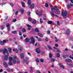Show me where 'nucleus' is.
<instances>
[{"instance_id": "obj_1", "label": "nucleus", "mask_w": 73, "mask_h": 73, "mask_svg": "<svg viewBox=\"0 0 73 73\" xmlns=\"http://www.w3.org/2000/svg\"><path fill=\"white\" fill-rule=\"evenodd\" d=\"M51 11L57 15H59L60 13V11H58V9L56 7L55 8H51Z\"/></svg>"}, {"instance_id": "obj_2", "label": "nucleus", "mask_w": 73, "mask_h": 73, "mask_svg": "<svg viewBox=\"0 0 73 73\" xmlns=\"http://www.w3.org/2000/svg\"><path fill=\"white\" fill-rule=\"evenodd\" d=\"M2 51L3 52V53L4 54H7V55H5V60H7L8 59V56H9V54L8 53V50L6 48H4L2 50Z\"/></svg>"}, {"instance_id": "obj_3", "label": "nucleus", "mask_w": 73, "mask_h": 73, "mask_svg": "<svg viewBox=\"0 0 73 73\" xmlns=\"http://www.w3.org/2000/svg\"><path fill=\"white\" fill-rule=\"evenodd\" d=\"M29 40H31V41L29 42V43H30V44H32L33 45L35 44V40L33 37H31L29 39Z\"/></svg>"}, {"instance_id": "obj_4", "label": "nucleus", "mask_w": 73, "mask_h": 73, "mask_svg": "<svg viewBox=\"0 0 73 73\" xmlns=\"http://www.w3.org/2000/svg\"><path fill=\"white\" fill-rule=\"evenodd\" d=\"M37 12H38V10H36V15H38L39 17H40V16H41V15H42V12L41 11H38V13H37Z\"/></svg>"}, {"instance_id": "obj_5", "label": "nucleus", "mask_w": 73, "mask_h": 73, "mask_svg": "<svg viewBox=\"0 0 73 73\" xmlns=\"http://www.w3.org/2000/svg\"><path fill=\"white\" fill-rule=\"evenodd\" d=\"M61 13L62 16H63V17H65V16H66V15H67L68 14L67 12L65 11H62Z\"/></svg>"}, {"instance_id": "obj_6", "label": "nucleus", "mask_w": 73, "mask_h": 73, "mask_svg": "<svg viewBox=\"0 0 73 73\" xmlns=\"http://www.w3.org/2000/svg\"><path fill=\"white\" fill-rule=\"evenodd\" d=\"M35 51L37 52L38 53H40V49L38 48H37L35 49Z\"/></svg>"}, {"instance_id": "obj_7", "label": "nucleus", "mask_w": 73, "mask_h": 73, "mask_svg": "<svg viewBox=\"0 0 73 73\" xmlns=\"http://www.w3.org/2000/svg\"><path fill=\"white\" fill-rule=\"evenodd\" d=\"M3 65L5 68H8V64L7 62H3Z\"/></svg>"}, {"instance_id": "obj_8", "label": "nucleus", "mask_w": 73, "mask_h": 73, "mask_svg": "<svg viewBox=\"0 0 73 73\" xmlns=\"http://www.w3.org/2000/svg\"><path fill=\"white\" fill-rule=\"evenodd\" d=\"M50 15H51V16L53 17H54L55 16V14L52 12H50Z\"/></svg>"}, {"instance_id": "obj_9", "label": "nucleus", "mask_w": 73, "mask_h": 73, "mask_svg": "<svg viewBox=\"0 0 73 73\" xmlns=\"http://www.w3.org/2000/svg\"><path fill=\"white\" fill-rule=\"evenodd\" d=\"M65 60L66 61V62H72V60L70 59H66Z\"/></svg>"}, {"instance_id": "obj_10", "label": "nucleus", "mask_w": 73, "mask_h": 73, "mask_svg": "<svg viewBox=\"0 0 73 73\" xmlns=\"http://www.w3.org/2000/svg\"><path fill=\"white\" fill-rule=\"evenodd\" d=\"M59 65L60 66V67L62 68L63 69H65V67H64V65H62V64H61L60 63L59 64Z\"/></svg>"}, {"instance_id": "obj_11", "label": "nucleus", "mask_w": 73, "mask_h": 73, "mask_svg": "<svg viewBox=\"0 0 73 73\" xmlns=\"http://www.w3.org/2000/svg\"><path fill=\"white\" fill-rule=\"evenodd\" d=\"M21 57L22 59H23L24 57V54L23 53H21Z\"/></svg>"}, {"instance_id": "obj_12", "label": "nucleus", "mask_w": 73, "mask_h": 73, "mask_svg": "<svg viewBox=\"0 0 73 73\" xmlns=\"http://www.w3.org/2000/svg\"><path fill=\"white\" fill-rule=\"evenodd\" d=\"M70 33V31H69V29H68L67 31H66V34L67 35H69Z\"/></svg>"}, {"instance_id": "obj_13", "label": "nucleus", "mask_w": 73, "mask_h": 73, "mask_svg": "<svg viewBox=\"0 0 73 73\" xmlns=\"http://www.w3.org/2000/svg\"><path fill=\"white\" fill-rule=\"evenodd\" d=\"M35 7V5L34 4H33L31 5L30 8L31 9H33L34 8V7Z\"/></svg>"}, {"instance_id": "obj_14", "label": "nucleus", "mask_w": 73, "mask_h": 73, "mask_svg": "<svg viewBox=\"0 0 73 73\" xmlns=\"http://www.w3.org/2000/svg\"><path fill=\"white\" fill-rule=\"evenodd\" d=\"M38 35L39 36H40V37H43V35H42L41 34V33H38Z\"/></svg>"}, {"instance_id": "obj_15", "label": "nucleus", "mask_w": 73, "mask_h": 73, "mask_svg": "<svg viewBox=\"0 0 73 73\" xmlns=\"http://www.w3.org/2000/svg\"><path fill=\"white\" fill-rule=\"evenodd\" d=\"M8 50L10 52V53H11L12 52V48H8Z\"/></svg>"}, {"instance_id": "obj_16", "label": "nucleus", "mask_w": 73, "mask_h": 73, "mask_svg": "<svg viewBox=\"0 0 73 73\" xmlns=\"http://www.w3.org/2000/svg\"><path fill=\"white\" fill-rule=\"evenodd\" d=\"M12 60H13V58H12L11 57H9V61H12Z\"/></svg>"}, {"instance_id": "obj_17", "label": "nucleus", "mask_w": 73, "mask_h": 73, "mask_svg": "<svg viewBox=\"0 0 73 73\" xmlns=\"http://www.w3.org/2000/svg\"><path fill=\"white\" fill-rule=\"evenodd\" d=\"M35 31L36 32H39V30H38V29L37 28H35Z\"/></svg>"}, {"instance_id": "obj_18", "label": "nucleus", "mask_w": 73, "mask_h": 73, "mask_svg": "<svg viewBox=\"0 0 73 73\" xmlns=\"http://www.w3.org/2000/svg\"><path fill=\"white\" fill-rule=\"evenodd\" d=\"M20 11L22 13H23L24 12V9H21L20 10Z\"/></svg>"}, {"instance_id": "obj_19", "label": "nucleus", "mask_w": 73, "mask_h": 73, "mask_svg": "<svg viewBox=\"0 0 73 73\" xmlns=\"http://www.w3.org/2000/svg\"><path fill=\"white\" fill-rule=\"evenodd\" d=\"M28 4L29 5H30L31 4V0H28Z\"/></svg>"}, {"instance_id": "obj_20", "label": "nucleus", "mask_w": 73, "mask_h": 73, "mask_svg": "<svg viewBox=\"0 0 73 73\" xmlns=\"http://www.w3.org/2000/svg\"><path fill=\"white\" fill-rule=\"evenodd\" d=\"M30 71L32 73H33V68L32 67H30Z\"/></svg>"}, {"instance_id": "obj_21", "label": "nucleus", "mask_w": 73, "mask_h": 73, "mask_svg": "<svg viewBox=\"0 0 73 73\" xmlns=\"http://www.w3.org/2000/svg\"><path fill=\"white\" fill-rule=\"evenodd\" d=\"M68 66H69V67H70V68H72L73 67V65L70 64H69Z\"/></svg>"}, {"instance_id": "obj_22", "label": "nucleus", "mask_w": 73, "mask_h": 73, "mask_svg": "<svg viewBox=\"0 0 73 73\" xmlns=\"http://www.w3.org/2000/svg\"><path fill=\"white\" fill-rule=\"evenodd\" d=\"M40 61L41 62H44V59H40Z\"/></svg>"}, {"instance_id": "obj_23", "label": "nucleus", "mask_w": 73, "mask_h": 73, "mask_svg": "<svg viewBox=\"0 0 73 73\" xmlns=\"http://www.w3.org/2000/svg\"><path fill=\"white\" fill-rule=\"evenodd\" d=\"M11 33H13L14 34H17V31H14L11 32Z\"/></svg>"}, {"instance_id": "obj_24", "label": "nucleus", "mask_w": 73, "mask_h": 73, "mask_svg": "<svg viewBox=\"0 0 73 73\" xmlns=\"http://www.w3.org/2000/svg\"><path fill=\"white\" fill-rule=\"evenodd\" d=\"M54 38H55V41L56 42H58V40L57 38V37H56V36H55L54 37Z\"/></svg>"}, {"instance_id": "obj_25", "label": "nucleus", "mask_w": 73, "mask_h": 73, "mask_svg": "<svg viewBox=\"0 0 73 73\" xmlns=\"http://www.w3.org/2000/svg\"><path fill=\"white\" fill-rule=\"evenodd\" d=\"M47 46L48 49H50V50H52V47L51 46H50L49 45Z\"/></svg>"}, {"instance_id": "obj_26", "label": "nucleus", "mask_w": 73, "mask_h": 73, "mask_svg": "<svg viewBox=\"0 0 73 73\" xmlns=\"http://www.w3.org/2000/svg\"><path fill=\"white\" fill-rule=\"evenodd\" d=\"M8 64L9 65H12V62L11 61H9Z\"/></svg>"}, {"instance_id": "obj_27", "label": "nucleus", "mask_w": 73, "mask_h": 73, "mask_svg": "<svg viewBox=\"0 0 73 73\" xmlns=\"http://www.w3.org/2000/svg\"><path fill=\"white\" fill-rule=\"evenodd\" d=\"M38 41H42V40L41 38H38Z\"/></svg>"}, {"instance_id": "obj_28", "label": "nucleus", "mask_w": 73, "mask_h": 73, "mask_svg": "<svg viewBox=\"0 0 73 73\" xmlns=\"http://www.w3.org/2000/svg\"><path fill=\"white\" fill-rule=\"evenodd\" d=\"M40 21L41 24H42V23H43V21H42V19L41 18L40 19Z\"/></svg>"}, {"instance_id": "obj_29", "label": "nucleus", "mask_w": 73, "mask_h": 73, "mask_svg": "<svg viewBox=\"0 0 73 73\" xmlns=\"http://www.w3.org/2000/svg\"><path fill=\"white\" fill-rule=\"evenodd\" d=\"M29 41V39H28V38H26L25 40V42H28Z\"/></svg>"}, {"instance_id": "obj_30", "label": "nucleus", "mask_w": 73, "mask_h": 73, "mask_svg": "<svg viewBox=\"0 0 73 73\" xmlns=\"http://www.w3.org/2000/svg\"><path fill=\"white\" fill-rule=\"evenodd\" d=\"M48 24H51L52 23V22L51 21H48Z\"/></svg>"}, {"instance_id": "obj_31", "label": "nucleus", "mask_w": 73, "mask_h": 73, "mask_svg": "<svg viewBox=\"0 0 73 73\" xmlns=\"http://www.w3.org/2000/svg\"><path fill=\"white\" fill-rule=\"evenodd\" d=\"M32 24H36V21L35 20L33 21L32 22Z\"/></svg>"}, {"instance_id": "obj_32", "label": "nucleus", "mask_w": 73, "mask_h": 73, "mask_svg": "<svg viewBox=\"0 0 73 73\" xmlns=\"http://www.w3.org/2000/svg\"><path fill=\"white\" fill-rule=\"evenodd\" d=\"M26 31H25V29L23 28L22 29V32L23 33L25 32Z\"/></svg>"}, {"instance_id": "obj_33", "label": "nucleus", "mask_w": 73, "mask_h": 73, "mask_svg": "<svg viewBox=\"0 0 73 73\" xmlns=\"http://www.w3.org/2000/svg\"><path fill=\"white\" fill-rule=\"evenodd\" d=\"M7 27H9V25H10V24L9 23H7L6 25Z\"/></svg>"}, {"instance_id": "obj_34", "label": "nucleus", "mask_w": 73, "mask_h": 73, "mask_svg": "<svg viewBox=\"0 0 73 73\" xmlns=\"http://www.w3.org/2000/svg\"><path fill=\"white\" fill-rule=\"evenodd\" d=\"M67 7L68 9H69L70 8V6L69 5H67Z\"/></svg>"}, {"instance_id": "obj_35", "label": "nucleus", "mask_w": 73, "mask_h": 73, "mask_svg": "<svg viewBox=\"0 0 73 73\" xmlns=\"http://www.w3.org/2000/svg\"><path fill=\"white\" fill-rule=\"evenodd\" d=\"M22 5L23 7H24V8H25V5H24V3H22Z\"/></svg>"}, {"instance_id": "obj_36", "label": "nucleus", "mask_w": 73, "mask_h": 73, "mask_svg": "<svg viewBox=\"0 0 73 73\" xmlns=\"http://www.w3.org/2000/svg\"><path fill=\"white\" fill-rule=\"evenodd\" d=\"M57 57H59L60 56V53H58L57 54Z\"/></svg>"}, {"instance_id": "obj_37", "label": "nucleus", "mask_w": 73, "mask_h": 73, "mask_svg": "<svg viewBox=\"0 0 73 73\" xmlns=\"http://www.w3.org/2000/svg\"><path fill=\"white\" fill-rule=\"evenodd\" d=\"M28 20L29 21H32V18L31 17H29L28 18Z\"/></svg>"}, {"instance_id": "obj_38", "label": "nucleus", "mask_w": 73, "mask_h": 73, "mask_svg": "<svg viewBox=\"0 0 73 73\" xmlns=\"http://www.w3.org/2000/svg\"><path fill=\"white\" fill-rule=\"evenodd\" d=\"M36 61L37 62H39V60L38 58H36Z\"/></svg>"}, {"instance_id": "obj_39", "label": "nucleus", "mask_w": 73, "mask_h": 73, "mask_svg": "<svg viewBox=\"0 0 73 73\" xmlns=\"http://www.w3.org/2000/svg\"><path fill=\"white\" fill-rule=\"evenodd\" d=\"M27 27H28V28H32V26H30L29 24L27 25Z\"/></svg>"}, {"instance_id": "obj_40", "label": "nucleus", "mask_w": 73, "mask_h": 73, "mask_svg": "<svg viewBox=\"0 0 73 73\" xmlns=\"http://www.w3.org/2000/svg\"><path fill=\"white\" fill-rule=\"evenodd\" d=\"M49 56L50 58H52V54L51 53H50Z\"/></svg>"}, {"instance_id": "obj_41", "label": "nucleus", "mask_w": 73, "mask_h": 73, "mask_svg": "<svg viewBox=\"0 0 73 73\" xmlns=\"http://www.w3.org/2000/svg\"><path fill=\"white\" fill-rule=\"evenodd\" d=\"M7 70L9 72H11V70H10V69L9 68H7Z\"/></svg>"}, {"instance_id": "obj_42", "label": "nucleus", "mask_w": 73, "mask_h": 73, "mask_svg": "<svg viewBox=\"0 0 73 73\" xmlns=\"http://www.w3.org/2000/svg\"><path fill=\"white\" fill-rule=\"evenodd\" d=\"M45 7H48V3H46L45 4Z\"/></svg>"}, {"instance_id": "obj_43", "label": "nucleus", "mask_w": 73, "mask_h": 73, "mask_svg": "<svg viewBox=\"0 0 73 73\" xmlns=\"http://www.w3.org/2000/svg\"><path fill=\"white\" fill-rule=\"evenodd\" d=\"M57 24L59 26L60 25V23H59V21H57Z\"/></svg>"}, {"instance_id": "obj_44", "label": "nucleus", "mask_w": 73, "mask_h": 73, "mask_svg": "<svg viewBox=\"0 0 73 73\" xmlns=\"http://www.w3.org/2000/svg\"><path fill=\"white\" fill-rule=\"evenodd\" d=\"M18 12H19V11H17L15 13V15H17V14L18 13Z\"/></svg>"}, {"instance_id": "obj_45", "label": "nucleus", "mask_w": 73, "mask_h": 73, "mask_svg": "<svg viewBox=\"0 0 73 73\" xmlns=\"http://www.w3.org/2000/svg\"><path fill=\"white\" fill-rule=\"evenodd\" d=\"M20 61L19 59L17 61V63H20Z\"/></svg>"}, {"instance_id": "obj_46", "label": "nucleus", "mask_w": 73, "mask_h": 73, "mask_svg": "<svg viewBox=\"0 0 73 73\" xmlns=\"http://www.w3.org/2000/svg\"><path fill=\"white\" fill-rule=\"evenodd\" d=\"M13 59H16L17 58V56H13Z\"/></svg>"}, {"instance_id": "obj_47", "label": "nucleus", "mask_w": 73, "mask_h": 73, "mask_svg": "<svg viewBox=\"0 0 73 73\" xmlns=\"http://www.w3.org/2000/svg\"><path fill=\"white\" fill-rule=\"evenodd\" d=\"M13 62L14 64H16V61L15 60H13Z\"/></svg>"}, {"instance_id": "obj_48", "label": "nucleus", "mask_w": 73, "mask_h": 73, "mask_svg": "<svg viewBox=\"0 0 73 73\" xmlns=\"http://www.w3.org/2000/svg\"><path fill=\"white\" fill-rule=\"evenodd\" d=\"M57 52H59V53L61 52V51H60V50L59 49L57 50Z\"/></svg>"}, {"instance_id": "obj_49", "label": "nucleus", "mask_w": 73, "mask_h": 73, "mask_svg": "<svg viewBox=\"0 0 73 73\" xmlns=\"http://www.w3.org/2000/svg\"><path fill=\"white\" fill-rule=\"evenodd\" d=\"M15 52L16 53H19V50H15Z\"/></svg>"}, {"instance_id": "obj_50", "label": "nucleus", "mask_w": 73, "mask_h": 73, "mask_svg": "<svg viewBox=\"0 0 73 73\" xmlns=\"http://www.w3.org/2000/svg\"><path fill=\"white\" fill-rule=\"evenodd\" d=\"M51 61L53 62L54 61H55V60H54V59L52 58V59Z\"/></svg>"}, {"instance_id": "obj_51", "label": "nucleus", "mask_w": 73, "mask_h": 73, "mask_svg": "<svg viewBox=\"0 0 73 73\" xmlns=\"http://www.w3.org/2000/svg\"><path fill=\"white\" fill-rule=\"evenodd\" d=\"M1 45H4V43L3 42H2V43H1Z\"/></svg>"}, {"instance_id": "obj_52", "label": "nucleus", "mask_w": 73, "mask_h": 73, "mask_svg": "<svg viewBox=\"0 0 73 73\" xmlns=\"http://www.w3.org/2000/svg\"><path fill=\"white\" fill-rule=\"evenodd\" d=\"M11 6L12 7H13V3H11L10 4Z\"/></svg>"}, {"instance_id": "obj_53", "label": "nucleus", "mask_w": 73, "mask_h": 73, "mask_svg": "<svg viewBox=\"0 0 73 73\" xmlns=\"http://www.w3.org/2000/svg\"><path fill=\"white\" fill-rule=\"evenodd\" d=\"M27 54H29V56H31V53H30L29 52H28Z\"/></svg>"}, {"instance_id": "obj_54", "label": "nucleus", "mask_w": 73, "mask_h": 73, "mask_svg": "<svg viewBox=\"0 0 73 73\" xmlns=\"http://www.w3.org/2000/svg\"><path fill=\"white\" fill-rule=\"evenodd\" d=\"M23 60L24 62H26V61H27L25 59H23Z\"/></svg>"}, {"instance_id": "obj_55", "label": "nucleus", "mask_w": 73, "mask_h": 73, "mask_svg": "<svg viewBox=\"0 0 73 73\" xmlns=\"http://www.w3.org/2000/svg\"><path fill=\"white\" fill-rule=\"evenodd\" d=\"M10 29V27H7V30L8 31H9V29Z\"/></svg>"}, {"instance_id": "obj_56", "label": "nucleus", "mask_w": 73, "mask_h": 73, "mask_svg": "<svg viewBox=\"0 0 73 73\" xmlns=\"http://www.w3.org/2000/svg\"><path fill=\"white\" fill-rule=\"evenodd\" d=\"M3 71V70L2 69H1L0 70V72H2V71Z\"/></svg>"}, {"instance_id": "obj_57", "label": "nucleus", "mask_w": 73, "mask_h": 73, "mask_svg": "<svg viewBox=\"0 0 73 73\" xmlns=\"http://www.w3.org/2000/svg\"><path fill=\"white\" fill-rule=\"evenodd\" d=\"M16 19H15L13 20V22H16Z\"/></svg>"}, {"instance_id": "obj_58", "label": "nucleus", "mask_w": 73, "mask_h": 73, "mask_svg": "<svg viewBox=\"0 0 73 73\" xmlns=\"http://www.w3.org/2000/svg\"><path fill=\"white\" fill-rule=\"evenodd\" d=\"M3 42L4 43H5V42H6L5 40H3Z\"/></svg>"}, {"instance_id": "obj_59", "label": "nucleus", "mask_w": 73, "mask_h": 73, "mask_svg": "<svg viewBox=\"0 0 73 73\" xmlns=\"http://www.w3.org/2000/svg\"><path fill=\"white\" fill-rule=\"evenodd\" d=\"M70 1H71V3L73 4V0H69Z\"/></svg>"}, {"instance_id": "obj_60", "label": "nucleus", "mask_w": 73, "mask_h": 73, "mask_svg": "<svg viewBox=\"0 0 73 73\" xmlns=\"http://www.w3.org/2000/svg\"><path fill=\"white\" fill-rule=\"evenodd\" d=\"M30 14H31V12H28L27 13V14H28V15H29Z\"/></svg>"}, {"instance_id": "obj_61", "label": "nucleus", "mask_w": 73, "mask_h": 73, "mask_svg": "<svg viewBox=\"0 0 73 73\" xmlns=\"http://www.w3.org/2000/svg\"><path fill=\"white\" fill-rule=\"evenodd\" d=\"M47 33H48V34H49V33H50V31H47Z\"/></svg>"}, {"instance_id": "obj_62", "label": "nucleus", "mask_w": 73, "mask_h": 73, "mask_svg": "<svg viewBox=\"0 0 73 73\" xmlns=\"http://www.w3.org/2000/svg\"><path fill=\"white\" fill-rule=\"evenodd\" d=\"M55 46H56V47H58V44H55Z\"/></svg>"}, {"instance_id": "obj_63", "label": "nucleus", "mask_w": 73, "mask_h": 73, "mask_svg": "<svg viewBox=\"0 0 73 73\" xmlns=\"http://www.w3.org/2000/svg\"><path fill=\"white\" fill-rule=\"evenodd\" d=\"M51 68H54V65H52L51 66Z\"/></svg>"}, {"instance_id": "obj_64", "label": "nucleus", "mask_w": 73, "mask_h": 73, "mask_svg": "<svg viewBox=\"0 0 73 73\" xmlns=\"http://www.w3.org/2000/svg\"><path fill=\"white\" fill-rule=\"evenodd\" d=\"M19 35L21 36V32H20L19 33Z\"/></svg>"}]
</instances>
